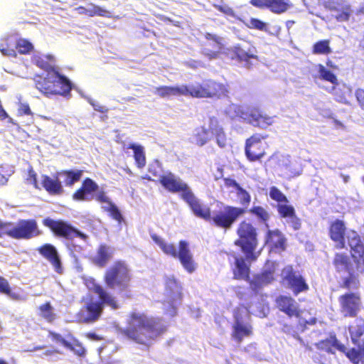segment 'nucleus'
<instances>
[{
    "mask_svg": "<svg viewBox=\"0 0 364 364\" xmlns=\"http://www.w3.org/2000/svg\"><path fill=\"white\" fill-rule=\"evenodd\" d=\"M167 331L161 318L148 317L145 314L132 311L129 314L127 326L120 333L129 340L147 345Z\"/></svg>",
    "mask_w": 364,
    "mask_h": 364,
    "instance_id": "f257e3e1",
    "label": "nucleus"
},
{
    "mask_svg": "<svg viewBox=\"0 0 364 364\" xmlns=\"http://www.w3.org/2000/svg\"><path fill=\"white\" fill-rule=\"evenodd\" d=\"M103 282L108 289L116 290L122 298L130 299L133 297L132 274L125 262L117 260L108 267L105 272Z\"/></svg>",
    "mask_w": 364,
    "mask_h": 364,
    "instance_id": "f03ea898",
    "label": "nucleus"
},
{
    "mask_svg": "<svg viewBox=\"0 0 364 364\" xmlns=\"http://www.w3.org/2000/svg\"><path fill=\"white\" fill-rule=\"evenodd\" d=\"M92 291L97 294L100 301H90L82 306L77 314V318L82 323H93L101 316L104 305L109 306L116 310L119 305L111 294L107 292L100 284H94Z\"/></svg>",
    "mask_w": 364,
    "mask_h": 364,
    "instance_id": "7ed1b4c3",
    "label": "nucleus"
},
{
    "mask_svg": "<svg viewBox=\"0 0 364 364\" xmlns=\"http://www.w3.org/2000/svg\"><path fill=\"white\" fill-rule=\"evenodd\" d=\"M33 80L36 89L46 97H67L72 90L70 80L60 74L59 70L47 73L46 75H36Z\"/></svg>",
    "mask_w": 364,
    "mask_h": 364,
    "instance_id": "20e7f679",
    "label": "nucleus"
},
{
    "mask_svg": "<svg viewBox=\"0 0 364 364\" xmlns=\"http://www.w3.org/2000/svg\"><path fill=\"white\" fill-rule=\"evenodd\" d=\"M236 233L237 239L235 240V245L240 248L247 259L255 261L258 257L255 252L258 246L257 228L245 219L239 223Z\"/></svg>",
    "mask_w": 364,
    "mask_h": 364,
    "instance_id": "39448f33",
    "label": "nucleus"
},
{
    "mask_svg": "<svg viewBox=\"0 0 364 364\" xmlns=\"http://www.w3.org/2000/svg\"><path fill=\"white\" fill-rule=\"evenodd\" d=\"M151 237L159 246L164 253L174 258H178L183 267L188 272L192 273L196 270V265L186 241L181 240L179 242L178 251H177L173 244L166 243L163 238L156 234H151Z\"/></svg>",
    "mask_w": 364,
    "mask_h": 364,
    "instance_id": "423d86ee",
    "label": "nucleus"
},
{
    "mask_svg": "<svg viewBox=\"0 0 364 364\" xmlns=\"http://www.w3.org/2000/svg\"><path fill=\"white\" fill-rule=\"evenodd\" d=\"M187 96L196 98H221L228 96V86L211 79L186 85Z\"/></svg>",
    "mask_w": 364,
    "mask_h": 364,
    "instance_id": "0eeeda50",
    "label": "nucleus"
},
{
    "mask_svg": "<svg viewBox=\"0 0 364 364\" xmlns=\"http://www.w3.org/2000/svg\"><path fill=\"white\" fill-rule=\"evenodd\" d=\"M42 224L48 228L56 238L68 242H71L75 238H80L85 242H87L88 240L87 235L81 232L68 220H55L50 217H46L43 219Z\"/></svg>",
    "mask_w": 364,
    "mask_h": 364,
    "instance_id": "6e6552de",
    "label": "nucleus"
},
{
    "mask_svg": "<svg viewBox=\"0 0 364 364\" xmlns=\"http://www.w3.org/2000/svg\"><path fill=\"white\" fill-rule=\"evenodd\" d=\"M245 208L232 205H223L212 215L208 222L216 228L230 230L237 220L245 213Z\"/></svg>",
    "mask_w": 364,
    "mask_h": 364,
    "instance_id": "1a4fd4ad",
    "label": "nucleus"
},
{
    "mask_svg": "<svg viewBox=\"0 0 364 364\" xmlns=\"http://www.w3.org/2000/svg\"><path fill=\"white\" fill-rule=\"evenodd\" d=\"M230 58L251 69L259 61L257 48L250 41H243L233 46L230 50Z\"/></svg>",
    "mask_w": 364,
    "mask_h": 364,
    "instance_id": "9d476101",
    "label": "nucleus"
},
{
    "mask_svg": "<svg viewBox=\"0 0 364 364\" xmlns=\"http://www.w3.org/2000/svg\"><path fill=\"white\" fill-rule=\"evenodd\" d=\"M267 137V134L255 133L245 140V154L249 161L260 162L267 155V151L269 147L265 141Z\"/></svg>",
    "mask_w": 364,
    "mask_h": 364,
    "instance_id": "9b49d317",
    "label": "nucleus"
},
{
    "mask_svg": "<svg viewBox=\"0 0 364 364\" xmlns=\"http://www.w3.org/2000/svg\"><path fill=\"white\" fill-rule=\"evenodd\" d=\"M281 284L290 289L294 296L309 289L305 278L292 265L285 266L281 271Z\"/></svg>",
    "mask_w": 364,
    "mask_h": 364,
    "instance_id": "f8f14e48",
    "label": "nucleus"
},
{
    "mask_svg": "<svg viewBox=\"0 0 364 364\" xmlns=\"http://www.w3.org/2000/svg\"><path fill=\"white\" fill-rule=\"evenodd\" d=\"M340 313L344 317H357L363 304L360 293L348 291L338 298Z\"/></svg>",
    "mask_w": 364,
    "mask_h": 364,
    "instance_id": "ddd939ff",
    "label": "nucleus"
},
{
    "mask_svg": "<svg viewBox=\"0 0 364 364\" xmlns=\"http://www.w3.org/2000/svg\"><path fill=\"white\" fill-rule=\"evenodd\" d=\"M243 309L247 311L244 306H238L233 311L234 323L232 326V338L237 343H240L244 338L250 337L253 334V328L250 323L243 322L242 313Z\"/></svg>",
    "mask_w": 364,
    "mask_h": 364,
    "instance_id": "4468645a",
    "label": "nucleus"
},
{
    "mask_svg": "<svg viewBox=\"0 0 364 364\" xmlns=\"http://www.w3.org/2000/svg\"><path fill=\"white\" fill-rule=\"evenodd\" d=\"M42 235L35 219H21L13 226V239L30 240Z\"/></svg>",
    "mask_w": 364,
    "mask_h": 364,
    "instance_id": "2eb2a0df",
    "label": "nucleus"
},
{
    "mask_svg": "<svg viewBox=\"0 0 364 364\" xmlns=\"http://www.w3.org/2000/svg\"><path fill=\"white\" fill-rule=\"evenodd\" d=\"M276 309L289 318H300L302 310L297 301L290 295L279 294L274 299Z\"/></svg>",
    "mask_w": 364,
    "mask_h": 364,
    "instance_id": "dca6fc26",
    "label": "nucleus"
},
{
    "mask_svg": "<svg viewBox=\"0 0 364 364\" xmlns=\"http://www.w3.org/2000/svg\"><path fill=\"white\" fill-rule=\"evenodd\" d=\"M159 181L161 186L168 192L174 193H181L180 196L181 199L191 190L186 183L183 182L171 172L161 175Z\"/></svg>",
    "mask_w": 364,
    "mask_h": 364,
    "instance_id": "f3484780",
    "label": "nucleus"
},
{
    "mask_svg": "<svg viewBox=\"0 0 364 364\" xmlns=\"http://www.w3.org/2000/svg\"><path fill=\"white\" fill-rule=\"evenodd\" d=\"M182 200L188 204L193 214L196 217L203 219L207 222L208 219L210 218V208L208 206L203 204L201 201L195 196L191 189L188 193H186Z\"/></svg>",
    "mask_w": 364,
    "mask_h": 364,
    "instance_id": "a211bd4d",
    "label": "nucleus"
},
{
    "mask_svg": "<svg viewBox=\"0 0 364 364\" xmlns=\"http://www.w3.org/2000/svg\"><path fill=\"white\" fill-rule=\"evenodd\" d=\"M38 252L53 267L58 274H62L63 267L60 256L56 247L50 243H45L37 248Z\"/></svg>",
    "mask_w": 364,
    "mask_h": 364,
    "instance_id": "6ab92c4d",
    "label": "nucleus"
},
{
    "mask_svg": "<svg viewBox=\"0 0 364 364\" xmlns=\"http://www.w3.org/2000/svg\"><path fill=\"white\" fill-rule=\"evenodd\" d=\"M346 227L344 221L336 219L331 221L328 227V236L330 239L336 242V247L342 250L346 247L345 236Z\"/></svg>",
    "mask_w": 364,
    "mask_h": 364,
    "instance_id": "aec40b11",
    "label": "nucleus"
},
{
    "mask_svg": "<svg viewBox=\"0 0 364 364\" xmlns=\"http://www.w3.org/2000/svg\"><path fill=\"white\" fill-rule=\"evenodd\" d=\"M250 4L260 9H267L275 14L285 13L290 7L288 0H250Z\"/></svg>",
    "mask_w": 364,
    "mask_h": 364,
    "instance_id": "412c9836",
    "label": "nucleus"
},
{
    "mask_svg": "<svg viewBox=\"0 0 364 364\" xmlns=\"http://www.w3.org/2000/svg\"><path fill=\"white\" fill-rule=\"evenodd\" d=\"M355 269L348 272V276L342 279L340 287L344 289H358L360 287L359 274L364 272V260L360 262L357 259L354 260Z\"/></svg>",
    "mask_w": 364,
    "mask_h": 364,
    "instance_id": "4be33fe9",
    "label": "nucleus"
},
{
    "mask_svg": "<svg viewBox=\"0 0 364 364\" xmlns=\"http://www.w3.org/2000/svg\"><path fill=\"white\" fill-rule=\"evenodd\" d=\"M205 38L207 40L206 42H213L214 50H210L209 49L211 46L210 43H204L201 49L202 54L209 60L218 58L223 49L222 39L218 36L210 33H206L205 34Z\"/></svg>",
    "mask_w": 364,
    "mask_h": 364,
    "instance_id": "5701e85b",
    "label": "nucleus"
},
{
    "mask_svg": "<svg viewBox=\"0 0 364 364\" xmlns=\"http://www.w3.org/2000/svg\"><path fill=\"white\" fill-rule=\"evenodd\" d=\"M165 291L170 303L178 302L182 299V287L173 277L166 276L164 279Z\"/></svg>",
    "mask_w": 364,
    "mask_h": 364,
    "instance_id": "b1692460",
    "label": "nucleus"
},
{
    "mask_svg": "<svg viewBox=\"0 0 364 364\" xmlns=\"http://www.w3.org/2000/svg\"><path fill=\"white\" fill-rule=\"evenodd\" d=\"M247 119L250 124L262 129H267L274 122L272 117L257 108L252 109L250 111Z\"/></svg>",
    "mask_w": 364,
    "mask_h": 364,
    "instance_id": "393cba45",
    "label": "nucleus"
},
{
    "mask_svg": "<svg viewBox=\"0 0 364 364\" xmlns=\"http://www.w3.org/2000/svg\"><path fill=\"white\" fill-rule=\"evenodd\" d=\"M99 188L98 185L90 178H85L81 184V186L76 190L72 198L76 201L88 200L90 195L93 194Z\"/></svg>",
    "mask_w": 364,
    "mask_h": 364,
    "instance_id": "a878e982",
    "label": "nucleus"
},
{
    "mask_svg": "<svg viewBox=\"0 0 364 364\" xmlns=\"http://www.w3.org/2000/svg\"><path fill=\"white\" fill-rule=\"evenodd\" d=\"M286 238L278 229L269 230L265 236V244L274 251L282 252L286 249Z\"/></svg>",
    "mask_w": 364,
    "mask_h": 364,
    "instance_id": "bb28decb",
    "label": "nucleus"
},
{
    "mask_svg": "<svg viewBox=\"0 0 364 364\" xmlns=\"http://www.w3.org/2000/svg\"><path fill=\"white\" fill-rule=\"evenodd\" d=\"M41 184L43 188L51 196H61L65 191L62 182L59 180L58 174L53 178L48 175H43Z\"/></svg>",
    "mask_w": 364,
    "mask_h": 364,
    "instance_id": "cd10ccee",
    "label": "nucleus"
},
{
    "mask_svg": "<svg viewBox=\"0 0 364 364\" xmlns=\"http://www.w3.org/2000/svg\"><path fill=\"white\" fill-rule=\"evenodd\" d=\"M245 258L235 257V264L232 268L233 278L237 280L248 281L250 279V267L246 263Z\"/></svg>",
    "mask_w": 364,
    "mask_h": 364,
    "instance_id": "c85d7f7f",
    "label": "nucleus"
},
{
    "mask_svg": "<svg viewBox=\"0 0 364 364\" xmlns=\"http://www.w3.org/2000/svg\"><path fill=\"white\" fill-rule=\"evenodd\" d=\"M333 265L337 273H345L355 269L350 257L346 253L337 252L333 259Z\"/></svg>",
    "mask_w": 364,
    "mask_h": 364,
    "instance_id": "c756f323",
    "label": "nucleus"
},
{
    "mask_svg": "<svg viewBox=\"0 0 364 364\" xmlns=\"http://www.w3.org/2000/svg\"><path fill=\"white\" fill-rule=\"evenodd\" d=\"M347 242L350 248L352 256L357 255L360 258H364V245L360 236L355 230H350L346 235Z\"/></svg>",
    "mask_w": 364,
    "mask_h": 364,
    "instance_id": "7c9ffc66",
    "label": "nucleus"
},
{
    "mask_svg": "<svg viewBox=\"0 0 364 364\" xmlns=\"http://www.w3.org/2000/svg\"><path fill=\"white\" fill-rule=\"evenodd\" d=\"M113 257V250L105 244L99 246L92 262L98 267H105Z\"/></svg>",
    "mask_w": 364,
    "mask_h": 364,
    "instance_id": "2f4dec72",
    "label": "nucleus"
},
{
    "mask_svg": "<svg viewBox=\"0 0 364 364\" xmlns=\"http://www.w3.org/2000/svg\"><path fill=\"white\" fill-rule=\"evenodd\" d=\"M316 346L318 349L328 353H334L333 348H336L340 352H344L346 350V346L339 342L336 334H331L328 338L320 341Z\"/></svg>",
    "mask_w": 364,
    "mask_h": 364,
    "instance_id": "473e14b6",
    "label": "nucleus"
},
{
    "mask_svg": "<svg viewBox=\"0 0 364 364\" xmlns=\"http://www.w3.org/2000/svg\"><path fill=\"white\" fill-rule=\"evenodd\" d=\"M186 85L180 86H160L156 88L155 92L160 97L165 98L171 96H187Z\"/></svg>",
    "mask_w": 364,
    "mask_h": 364,
    "instance_id": "72a5a7b5",
    "label": "nucleus"
},
{
    "mask_svg": "<svg viewBox=\"0 0 364 364\" xmlns=\"http://www.w3.org/2000/svg\"><path fill=\"white\" fill-rule=\"evenodd\" d=\"M33 63L39 68L47 73L59 70V68L55 65V58L52 55H36L33 58Z\"/></svg>",
    "mask_w": 364,
    "mask_h": 364,
    "instance_id": "f704fd0d",
    "label": "nucleus"
},
{
    "mask_svg": "<svg viewBox=\"0 0 364 364\" xmlns=\"http://www.w3.org/2000/svg\"><path fill=\"white\" fill-rule=\"evenodd\" d=\"M348 328L351 341L353 344L358 345L361 336L364 334V318L355 317V319L349 324Z\"/></svg>",
    "mask_w": 364,
    "mask_h": 364,
    "instance_id": "c9c22d12",
    "label": "nucleus"
},
{
    "mask_svg": "<svg viewBox=\"0 0 364 364\" xmlns=\"http://www.w3.org/2000/svg\"><path fill=\"white\" fill-rule=\"evenodd\" d=\"M16 40L17 38L14 36H9L4 38L0 43V51L4 55L16 57Z\"/></svg>",
    "mask_w": 364,
    "mask_h": 364,
    "instance_id": "e433bc0d",
    "label": "nucleus"
},
{
    "mask_svg": "<svg viewBox=\"0 0 364 364\" xmlns=\"http://www.w3.org/2000/svg\"><path fill=\"white\" fill-rule=\"evenodd\" d=\"M83 173L82 170H63L58 173L64 177L63 183L65 186L72 187L75 183L80 181Z\"/></svg>",
    "mask_w": 364,
    "mask_h": 364,
    "instance_id": "4c0bfd02",
    "label": "nucleus"
},
{
    "mask_svg": "<svg viewBox=\"0 0 364 364\" xmlns=\"http://www.w3.org/2000/svg\"><path fill=\"white\" fill-rule=\"evenodd\" d=\"M134 151V158L138 168H142L146 165V156L144 147L139 144H130L127 147Z\"/></svg>",
    "mask_w": 364,
    "mask_h": 364,
    "instance_id": "58836bf2",
    "label": "nucleus"
},
{
    "mask_svg": "<svg viewBox=\"0 0 364 364\" xmlns=\"http://www.w3.org/2000/svg\"><path fill=\"white\" fill-rule=\"evenodd\" d=\"M76 10L80 14H85L89 16H108L109 11L106 9H103L102 7L92 4V9H87L85 7L80 6L76 8Z\"/></svg>",
    "mask_w": 364,
    "mask_h": 364,
    "instance_id": "ea45409f",
    "label": "nucleus"
},
{
    "mask_svg": "<svg viewBox=\"0 0 364 364\" xmlns=\"http://www.w3.org/2000/svg\"><path fill=\"white\" fill-rule=\"evenodd\" d=\"M329 40H321L315 43L312 47V53L315 55H328L332 50Z\"/></svg>",
    "mask_w": 364,
    "mask_h": 364,
    "instance_id": "a19ab883",
    "label": "nucleus"
},
{
    "mask_svg": "<svg viewBox=\"0 0 364 364\" xmlns=\"http://www.w3.org/2000/svg\"><path fill=\"white\" fill-rule=\"evenodd\" d=\"M39 314L46 321L52 323L55 318V314L53 312V307L49 301L41 304L39 307Z\"/></svg>",
    "mask_w": 364,
    "mask_h": 364,
    "instance_id": "79ce46f5",
    "label": "nucleus"
},
{
    "mask_svg": "<svg viewBox=\"0 0 364 364\" xmlns=\"http://www.w3.org/2000/svg\"><path fill=\"white\" fill-rule=\"evenodd\" d=\"M319 78L322 80L331 82L333 85H338L336 75L331 70L326 69L323 65H318Z\"/></svg>",
    "mask_w": 364,
    "mask_h": 364,
    "instance_id": "37998d69",
    "label": "nucleus"
},
{
    "mask_svg": "<svg viewBox=\"0 0 364 364\" xmlns=\"http://www.w3.org/2000/svg\"><path fill=\"white\" fill-rule=\"evenodd\" d=\"M0 294H6L15 300H19L21 298L20 294L11 291L9 282L1 276H0Z\"/></svg>",
    "mask_w": 364,
    "mask_h": 364,
    "instance_id": "c03bdc74",
    "label": "nucleus"
},
{
    "mask_svg": "<svg viewBox=\"0 0 364 364\" xmlns=\"http://www.w3.org/2000/svg\"><path fill=\"white\" fill-rule=\"evenodd\" d=\"M103 208L104 210L107 212L109 216L119 224H121L124 221V218L120 210L114 203H110L108 206L104 207Z\"/></svg>",
    "mask_w": 364,
    "mask_h": 364,
    "instance_id": "a18cd8bd",
    "label": "nucleus"
},
{
    "mask_svg": "<svg viewBox=\"0 0 364 364\" xmlns=\"http://www.w3.org/2000/svg\"><path fill=\"white\" fill-rule=\"evenodd\" d=\"M249 213L256 216L261 222L267 223L269 219V213L263 207L254 205L250 210Z\"/></svg>",
    "mask_w": 364,
    "mask_h": 364,
    "instance_id": "49530a36",
    "label": "nucleus"
},
{
    "mask_svg": "<svg viewBox=\"0 0 364 364\" xmlns=\"http://www.w3.org/2000/svg\"><path fill=\"white\" fill-rule=\"evenodd\" d=\"M277 210L281 218H286L295 216V209L292 205L287 203H281L277 205Z\"/></svg>",
    "mask_w": 364,
    "mask_h": 364,
    "instance_id": "de8ad7c7",
    "label": "nucleus"
},
{
    "mask_svg": "<svg viewBox=\"0 0 364 364\" xmlns=\"http://www.w3.org/2000/svg\"><path fill=\"white\" fill-rule=\"evenodd\" d=\"M208 140V130L206 128L202 127L196 130L194 134V141L198 146H203Z\"/></svg>",
    "mask_w": 364,
    "mask_h": 364,
    "instance_id": "09e8293b",
    "label": "nucleus"
},
{
    "mask_svg": "<svg viewBox=\"0 0 364 364\" xmlns=\"http://www.w3.org/2000/svg\"><path fill=\"white\" fill-rule=\"evenodd\" d=\"M269 197L272 200L276 201L277 204L289 203L287 196L276 186L270 187Z\"/></svg>",
    "mask_w": 364,
    "mask_h": 364,
    "instance_id": "8fccbe9b",
    "label": "nucleus"
},
{
    "mask_svg": "<svg viewBox=\"0 0 364 364\" xmlns=\"http://www.w3.org/2000/svg\"><path fill=\"white\" fill-rule=\"evenodd\" d=\"M33 49V46L28 40L17 38L16 40V53L20 54H28Z\"/></svg>",
    "mask_w": 364,
    "mask_h": 364,
    "instance_id": "3c124183",
    "label": "nucleus"
},
{
    "mask_svg": "<svg viewBox=\"0 0 364 364\" xmlns=\"http://www.w3.org/2000/svg\"><path fill=\"white\" fill-rule=\"evenodd\" d=\"M346 355V356L354 364H358L364 355L360 350V349L351 348L350 350H346L344 352H342Z\"/></svg>",
    "mask_w": 364,
    "mask_h": 364,
    "instance_id": "603ef678",
    "label": "nucleus"
},
{
    "mask_svg": "<svg viewBox=\"0 0 364 364\" xmlns=\"http://www.w3.org/2000/svg\"><path fill=\"white\" fill-rule=\"evenodd\" d=\"M65 348L73 351L79 357H84L86 355V349L77 340H75L73 343L69 342V346H65Z\"/></svg>",
    "mask_w": 364,
    "mask_h": 364,
    "instance_id": "864d4df0",
    "label": "nucleus"
},
{
    "mask_svg": "<svg viewBox=\"0 0 364 364\" xmlns=\"http://www.w3.org/2000/svg\"><path fill=\"white\" fill-rule=\"evenodd\" d=\"M237 196L239 199L240 204L243 206L242 208L245 209V208L249 206L251 202V196L246 190L240 187L237 191Z\"/></svg>",
    "mask_w": 364,
    "mask_h": 364,
    "instance_id": "5fc2aeb1",
    "label": "nucleus"
},
{
    "mask_svg": "<svg viewBox=\"0 0 364 364\" xmlns=\"http://www.w3.org/2000/svg\"><path fill=\"white\" fill-rule=\"evenodd\" d=\"M13 226L12 222H3L0 220V237L8 236L13 238Z\"/></svg>",
    "mask_w": 364,
    "mask_h": 364,
    "instance_id": "6e6d98bb",
    "label": "nucleus"
},
{
    "mask_svg": "<svg viewBox=\"0 0 364 364\" xmlns=\"http://www.w3.org/2000/svg\"><path fill=\"white\" fill-rule=\"evenodd\" d=\"M274 269H268L264 270L261 273L257 274L256 275L260 279L264 286H266L274 280Z\"/></svg>",
    "mask_w": 364,
    "mask_h": 364,
    "instance_id": "4d7b16f0",
    "label": "nucleus"
},
{
    "mask_svg": "<svg viewBox=\"0 0 364 364\" xmlns=\"http://www.w3.org/2000/svg\"><path fill=\"white\" fill-rule=\"evenodd\" d=\"M26 181L27 184L33 186L35 188H38L37 173L31 166H30L28 168Z\"/></svg>",
    "mask_w": 364,
    "mask_h": 364,
    "instance_id": "13d9d810",
    "label": "nucleus"
},
{
    "mask_svg": "<svg viewBox=\"0 0 364 364\" xmlns=\"http://www.w3.org/2000/svg\"><path fill=\"white\" fill-rule=\"evenodd\" d=\"M223 127L220 123V120L216 117H210L208 119V133L210 132L212 134L218 130L221 129Z\"/></svg>",
    "mask_w": 364,
    "mask_h": 364,
    "instance_id": "bf43d9fd",
    "label": "nucleus"
},
{
    "mask_svg": "<svg viewBox=\"0 0 364 364\" xmlns=\"http://www.w3.org/2000/svg\"><path fill=\"white\" fill-rule=\"evenodd\" d=\"M247 26L250 28L257 29L259 31H266L267 25L264 22L261 21L260 19L256 18H251L250 19L249 23Z\"/></svg>",
    "mask_w": 364,
    "mask_h": 364,
    "instance_id": "052dcab7",
    "label": "nucleus"
},
{
    "mask_svg": "<svg viewBox=\"0 0 364 364\" xmlns=\"http://www.w3.org/2000/svg\"><path fill=\"white\" fill-rule=\"evenodd\" d=\"M213 134L215 137L216 143L218 144V145L221 148L225 147L226 145L227 137L223 128H222L221 129L218 130V132H215Z\"/></svg>",
    "mask_w": 364,
    "mask_h": 364,
    "instance_id": "680f3d73",
    "label": "nucleus"
},
{
    "mask_svg": "<svg viewBox=\"0 0 364 364\" xmlns=\"http://www.w3.org/2000/svg\"><path fill=\"white\" fill-rule=\"evenodd\" d=\"M48 336L52 341L61 343L64 347L69 346V341H66L60 333L49 331Z\"/></svg>",
    "mask_w": 364,
    "mask_h": 364,
    "instance_id": "e2e57ef3",
    "label": "nucleus"
},
{
    "mask_svg": "<svg viewBox=\"0 0 364 364\" xmlns=\"http://www.w3.org/2000/svg\"><path fill=\"white\" fill-rule=\"evenodd\" d=\"M247 282H249L250 289L255 293L258 292L264 287V284L257 275H255L252 279H250Z\"/></svg>",
    "mask_w": 364,
    "mask_h": 364,
    "instance_id": "0e129e2a",
    "label": "nucleus"
},
{
    "mask_svg": "<svg viewBox=\"0 0 364 364\" xmlns=\"http://www.w3.org/2000/svg\"><path fill=\"white\" fill-rule=\"evenodd\" d=\"M350 16V6H346L336 16V18L338 21H347Z\"/></svg>",
    "mask_w": 364,
    "mask_h": 364,
    "instance_id": "69168bd1",
    "label": "nucleus"
},
{
    "mask_svg": "<svg viewBox=\"0 0 364 364\" xmlns=\"http://www.w3.org/2000/svg\"><path fill=\"white\" fill-rule=\"evenodd\" d=\"M17 112L18 116L33 114L31 110L29 105L27 103H19Z\"/></svg>",
    "mask_w": 364,
    "mask_h": 364,
    "instance_id": "338daca9",
    "label": "nucleus"
},
{
    "mask_svg": "<svg viewBox=\"0 0 364 364\" xmlns=\"http://www.w3.org/2000/svg\"><path fill=\"white\" fill-rule=\"evenodd\" d=\"M357 101L360 108L364 109V89H357L355 92Z\"/></svg>",
    "mask_w": 364,
    "mask_h": 364,
    "instance_id": "774afa93",
    "label": "nucleus"
}]
</instances>
